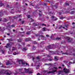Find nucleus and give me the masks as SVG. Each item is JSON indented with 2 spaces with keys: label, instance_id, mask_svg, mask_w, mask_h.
I'll return each instance as SVG.
<instances>
[{
  "label": "nucleus",
  "instance_id": "obj_1",
  "mask_svg": "<svg viewBox=\"0 0 75 75\" xmlns=\"http://www.w3.org/2000/svg\"><path fill=\"white\" fill-rule=\"evenodd\" d=\"M18 61L19 65H26L29 66V64L27 62H23V60H18Z\"/></svg>",
  "mask_w": 75,
  "mask_h": 75
},
{
  "label": "nucleus",
  "instance_id": "obj_2",
  "mask_svg": "<svg viewBox=\"0 0 75 75\" xmlns=\"http://www.w3.org/2000/svg\"><path fill=\"white\" fill-rule=\"evenodd\" d=\"M1 73L2 74H5L7 75H11V74H12V72L10 71L9 70H6V71H4V70H2L1 72Z\"/></svg>",
  "mask_w": 75,
  "mask_h": 75
},
{
  "label": "nucleus",
  "instance_id": "obj_3",
  "mask_svg": "<svg viewBox=\"0 0 75 75\" xmlns=\"http://www.w3.org/2000/svg\"><path fill=\"white\" fill-rule=\"evenodd\" d=\"M7 24H8V25L6 26V29H7L8 30V28H12L13 27H15V25H10V22L7 23Z\"/></svg>",
  "mask_w": 75,
  "mask_h": 75
},
{
  "label": "nucleus",
  "instance_id": "obj_4",
  "mask_svg": "<svg viewBox=\"0 0 75 75\" xmlns=\"http://www.w3.org/2000/svg\"><path fill=\"white\" fill-rule=\"evenodd\" d=\"M12 45H13V43L10 42L9 43H8L6 44V48H11L12 46Z\"/></svg>",
  "mask_w": 75,
  "mask_h": 75
},
{
  "label": "nucleus",
  "instance_id": "obj_5",
  "mask_svg": "<svg viewBox=\"0 0 75 75\" xmlns=\"http://www.w3.org/2000/svg\"><path fill=\"white\" fill-rule=\"evenodd\" d=\"M58 65V63H55L54 64H52L51 63H49V64H47L46 63L45 64V65H48V66H52V65Z\"/></svg>",
  "mask_w": 75,
  "mask_h": 75
},
{
  "label": "nucleus",
  "instance_id": "obj_6",
  "mask_svg": "<svg viewBox=\"0 0 75 75\" xmlns=\"http://www.w3.org/2000/svg\"><path fill=\"white\" fill-rule=\"evenodd\" d=\"M49 52L51 53V54H57V55H59V53H60V52L57 51L53 52L50 51Z\"/></svg>",
  "mask_w": 75,
  "mask_h": 75
},
{
  "label": "nucleus",
  "instance_id": "obj_7",
  "mask_svg": "<svg viewBox=\"0 0 75 75\" xmlns=\"http://www.w3.org/2000/svg\"><path fill=\"white\" fill-rule=\"evenodd\" d=\"M49 50L50 49H52V48H55V46L54 45H49L47 46Z\"/></svg>",
  "mask_w": 75,
  "mask_h": 75
},
{
  "label": "nucleus",
  "instance_id": "obj_8",
  "mask_svg": "<svg viewBox=\"0 0 75 75\" xmlns=\"http://www.w3.org/2000/svg\"><path fill=\"white\" fill-rule=\"evenodd\" d=\"M63 71L65 74H68V73L69 72V69H66V68L63 69Z\"/></svg>",
  "mask_w": 75,
  "mask_h": 75
},
{
  "label": "nucleus",
  "instance_id": "obj_9",
  "mask_svg": "<svg viewBox=\"0 0 75 75\" xmlns=\"http://www.w3.org/2000/svg\"><path fill=\"white\" fill-rule=\"evenodd\" d=\"M66 39L67 40V41L68 42H71L72 40V39H71L70 37H66Z\"/></svg>",
  "mask_w": 75,
  "mask_h": 75
},
{
  "label": "nucleus",
  "instance_id": "obj_10",
  "mask_svg": "<svg viewBox=\"0 0 75 75\" xmlns=\"http://www.w3.org/2000/svg\"><path fill=\"white\" fill-rule=\"evenodd\" d=\"M23 70V68L19 69H18V71H19L18 72H16V73L14 74V75H16V74H21V73H24V72H21V71H22Z\"/></svg>",
  "mask_w": 75,
  "mask_h": 75
},
{
  "label": "nucleus",
  "instance_id": "obj_11",
  "mask_svg": "<svg viewBox=\"0 0 75 75\" xmlns=\"http://www.w3.org/2000/svg\"><path fill=\"white\" fill-rule=\"evenodd\" d=\"M61 38V37H56V38H52V40H60Z\"/></svg>",
  "mask_w": 75,
  "mask_h": 75
},
{
  "label": "nucleus",
  "instance_id": "obj_12",
  "mask_svg": "<svg viewBox=\"0 0 75 75\" xmlns=\"http://www.w3.org/2000/svg\"><path fill=\"white\" fill-rule=\"evenodd\" d=\"M6 65H11L12 63L9 61V60L7 61V62L6 63Z\"/></svg>",
  "mask_w": 75,
  "mask_h": 75
},
{
  "label": "nucleus",
  "instance_id": "obj_13",
  "mask_svg": "<svg viewBox=\"0 0 75 75\" xmlns=\"http://www.w3.org/2000/svg\"><path fill=\"white\" fill-rule=\"evenodd\" d=\"M25 41L26 42L30 41H31V38H26L25 39Z\"/></svg>",
  "mask_w": 75,
  "mask_h": 75
},
{
  "label": "nucleus",
  "instance_id": "obj_14",
  "mask_svg": "<svg viewBox=\"0 0 75 75\" xmlns=\"http://www.w3.org/2000/svg\"><path fill=\"white\" fill-rule=\"evenodd\" d=\"M57 71L56 70H53L52 71H49L47 72L48 74H54L55 72H56Z\"/></svg>",
  "mask_w": 75,
  "mask_h": 75
},
{
  "label": "nucleus",
  "instance_id": "obj_15",
  "mask_svg": "<svg viewBox=\"0 0 75 75\" xmlns=\"http://www.w3.org/2000/svg\"><path fill=\"white\" fill-rule=\"evenodd\" d=\"M27 50L28 49L27 48V47H24L22 49V51H27Z\"/></svg>",
  "mask_w": 75,
  "mask_h": 75
},
{
  "label": "nucleus",
  "instance_id": "obj_16",
  "mask_svg": "<svg viewBox=\"0 0 75 75\" xmlns=\"http://www.w3.org/2000/svg\"><path fill=\"white\" fill-rule=\"evenodd\" d=\"M33 25H34V26L35 27V26H38V25H39V23H37V24H36V23H34L33 24Z\"/></svg>",
  "mask_w": 75,
  "mask_h": 75
},
{
  "label": "nucleus",
  "instance_id": "obj_17",
  "mask_svg": "<svg viewBox=\"0 0 75 75\" xmlns=\"http://www.w3.org/2000/svg\"><path fill=\"white\" fill-rule=\"evenodd\" d=\"M44 44V42H41L40 43V46L41 47H42V45H43Z\"/></svg>",
  "mask_w": 75,
  "mask_h": 75
},
{
  "label": "nucleus",
  "instance_id": "obj_18",
  "mask_svg": "<svg viewBox=\"0 0 75 75\" xmlns=\"http://www.w3.org/2000/svg\"><path fill=\"white\" fill-rule=\"evenodd\" d=\"M54 59H55L56 61H58V60L59 59L58 58L57 56H55L54 57Z\"/></svg>",
  "mask_w": 75,
  "mask_h": 75
},
{
  "label": "nucleus",
  "instance_id": "obj_19",
  "mask_svg": "<svg viewBox=\"0 0 75 75\" xmlns=\"http://www.w3.org/2000/svg\"><path fill=\"white\" fill-rule=\"evenodd\" d=\"M26 34H27V35H30V34H31V32H27L26 33Z\"/></svg>",
  "mask_w": 75,
  "mask_h": 75
},
{
  "label": "nucleus",
  "instance_id": "obj_20",
  "mask_svg": "<svg viewBox=\"0 0 75 75\" xmlns=\"http://www.w3.org/2000/svg\"><path fill=\"white\" fill-rule=\"evenodd\" d=\"M48 61H53V58H50L48 59Z\"/></svg>",
  "mask_w": 75,
  "mask_h": 75
},
{
  "label": "nucleus",
  "instance_id": "obj_21",
  "mask_svg": "<svg viewBox=\"0 0 75 75\" xmlns=\"http://www.w3.org/2000/svg\"><path fill=\"white\" fill-rule=\"evenodd\" d=\"M75 61H74V62H73V63L72 62H69V65H71V64H75Z\"/></svg>",
  "mask_w": 75,
  "mask_h": 75
},
{
  "label": "nucleus",
  "instance_id": "obj_22",
  "mask_svg": "<svg viewBox=\"0 0 75 75\" xmlns=\"http://www.w3.org/2000/svg\"><path fill=\"white\" fill-rule=\"evenodd\" d=\"M62 55H68V53L67 52L65 53L63 52L62 53Z\"/></svg>",
  "mask_w": 75,
  "mask_h": 75
},
{
  "label": "nucleus",
  "instance_id": "obj_23",
  "mask_svg": "<svg viewBox=\"0 0 75 75\" xmlns=\"http://www.w3.org/2000/svg\"><path fill=\"white\" fill-rule=\"evenodd\" d=\"M21 45L20 44H18V48L19 49H20V47H21Z\"/></svg>",
  "mask_w": 75,
  "mask_h": 75
},
{
  "label": "nucleus",
  "instance_id": "obj_24",
  "mask_svg": "<svg viewBox=\"0 0 75 75\" xmlns=\"http://www.w3.org/2000/svg\"><path fill=\"white\" fill-rule=\"evenodd\" d=\"M33 48H32L33 50H35V49H36V47L35 46H33Z\"/></svg>",
  "mask_w": 75,
  "mask_h": 75
},
{
  "label": "nucleus",
  "instance_id": "obj_25",
  "mask_svg": "<svg viewBox=\"0 0 75 75\" xmlns=\"http://www.w3.org/2000/svg\"><path fill=\"white\" fill-rule=\"evenodd\" d=\"M24 69L25 71L26 72H28V71H29L28 69H26L25 68H24Z\"/></svg>",
  "mask_w": 75,
  "mask_h": 75
},
{
  "label": "nucleus",
  "instance_id": "obj_26",
  "mask_svg": "<svg viewBox=\"0 0 75 75\" xmlns=\"http://www.w3.org/2000/svg\"><path fill=\"white\" fill-rule=\"evenodd\" d=\"M62 72V71H58V74H59V75L60 74H61V72Z\"/></svg>",
  "mask_w": 75,
  "mask_h": 75
},
{
  "label": "nucleus",
  "instance_id": "obj_27",
  "mask_svg": "<svg viewBox=\"0 0 75 75\" xmlns=\"http://www.w3.org/2000/svg\"><path fill=\"white\" fill-rule=\"evenodd\" d=\"M7 7H9V8H13V7H10V5H9L8 4H7Z\"/></svg>",
  "mask_w": 75,
  "mask_h": 75
},
{
  "label": "nucleus",
  "instance_id": "obj_28",
  "mask_svg": "<svg viewBox=\"0 0 75 75\" xmlns=\"http://www.w3.org/2000/svg\"><path fill=\"white\" fill-rule=\"evenodd\" d=\"M12 11H14V10H13V8L12 9H11V13H12V14H13L14 12H12Z\"/></svg>",
  "mask_w": 75,
  "mask_h": 75
},
{
  "label": "nucleus",
  "instance_id": "obj_29",
  "mask_svg": "<svg viewBox=\"0 0 75 75\" xmlns=\"http://www.w3.org/2000/svg\"><path fill=\"white\" fill-rule=\"evenodd\" d=\"M1 51L2 52V54H4V52H5V51L2 50H1Z\"/></svg>",
  "mask_w": 75,
  "mask_h": 75
},
{
  "label": "nucleus",
  "instance_id": "obj_30",
  "mask_svg": "<svg viewBox=\"0 0 75 75\" xmlns=\"http://www.w3.org/2000/svg\"><path fill=\"white\" fill-rule=\"evenodd\" d=\"M0 6H4V5L3 4H0Z\"/></svg>",
  "mask_w": 75,
  "mask_h": 75
},
{
  "label": "nucleus",
  "instance_id": "obj_31",
  "mask_svg": "<svg viewBox=\"0 0 75 75\" xmlns=\"http://www.w3.org/2000/svg\"><path fill=\"white\" fill-rule=\"evenodd\" d=\"M70 14H74V11H71L70 12Z\"/></svg>",
  "mask_w": 75,
  "mask_h": 75
},
{
  "label": "nucleus",
  "instance_id": "obj_32",
  "mask_svg": "<svg viewBox=\"0 0 75 75\" xmlns=\"http://www.w3.org/2000/svg\"><path fill=\"white\" fill-rule=\"evenodd\" d=\"M45 2H48V3H50V0H45Z\"/></svg>",
  "mask_w": 75,
  "mask_h": 75
},
{
  "label": "nucleus",
  "instance_id": "obj_33",
  "mask_svg": "<svg viewBox=\"0 0 75 75\" xmlns=\"http://www.w3.org/2000/svg\"><path fill=\"white\" fill-rule=\"evenodd\" d=\"M39 16L40 17H42V16H43V15H42V14L39 13Z\"/></svg>",
  "mask_w": 75,
  "mask_h": 75
},
{
  "label": "nucleus",
  "instance_id": "obj_34",
  "mask_svg": "<svg viewBox=\"0 0 75 75\" xmlns=\"http://www.w3.org/2000/svg\"><path fill=\"white\" fill-rule=\"evenodd\" d=\"M64 26L65 27H66V28H68V25L67 24H65L64 25Z\"/></svg>",
  "mask_w": 75,
  "mask_h": 75
},
{
  "label": "nucleus",
  "instance_id": "obj_35",
  "mask_svg": "<svg viewBox=\"0 0 75 75\" xmlns=\"http://www.w3.org/2000/svg\"><path fill=\"white\" fill-rule=\"evenodd\" d=\"M33 44H37V42L34 41H33Z\"/></svg>",
  "mask_w": 75,
  "mask_h": 75
},
{
  "label": "nucleus",
  "instance_id": "obj_36",
  "mask_svg": "<svg viewBox=\"0 0 75 75\" xmlns=\"http://www.w3.org/2000/svg\"><path fill=\"white\" fill-rule=\"evenodd\" d=\"M0 13H1L2 15H3V11H0Z\"/></svg>",
  "mask_w": 75,
  "mask_h": 75
},
{
  "label": "nucleus",
  "instance_id": "obj_37",
  "mask_svg": "<svg viewBox=\"0 0 75 75\" xmlns=\"http://www.w3.org/2000/svg\"><path fill=\"white\" fill-rule=\"evenodd\" d=\"M62 25H60V26L59 27V29H61L62 28Z\"/></svg>",
  "mask_w": 75,
  "mask_h": 75
},
{
  "label": "nucleus",
  "instance_id": "obj_38",
  "mask_svg": "<svg viewBox=\"0 0 75 75\" xmlns=\"http://www.w3.org/2000/svg\"><path fill=\"white\" fill-rule=\"evenodd\" d=\"M13 55H16L17 54V53L16 52H14V53H13Z\"/></svg>",
  "mask_w": 75,
  "mask_h": 75
},
{
  "label": "nucleus",
  "instance_id": "obj_39",
  "mask_svg": "<svg viewBox=\"0 0 75 75\" xmlns=\"http://www.w3.org/2000/svg\"><path fill=\"white\" fill-rule=\"evenodd\" d=\"M18 42H21V39H19L18 40Z\"/></svg>",
  "mask_w": 75,
  "mask_h": 75
},
{
  "label": "nucleus",
  "instance_id": "obj_40",
  "mask_svg": "<svg viewBox=\"0 0 75 75\" xmlns=\"http://www.w3.org/2000/svg\"><path fill=\"white\" fill-rule=\"evenodd\" d=\"M39 67H40L39 66H37V67H36V69H39Z\"/></svg>",
  "mask_w": 75,
  "mask_h": 75
},
{
  "label": "nucleus",
  "instance_id": "obj_41",
  "mask_svg": "<svg viewBox=\"0 0 75 75\" xmlns=\"http://www.w3.org/2000/svg\"><path fill=\"white\" fill-rule=\"evenodd\" d=\"M16 49V48L15 47H12V51H14L15 49Z\"/></svg>",
  "mask_w": 75,
  "mask_h": 75
},
{
  "label": "nucleus",
  "instance_id": "obj_42",
  "mask_svg": "<svg viewBox=\"0 0 75 75\" xmlns=\"http://www.w3.org/2000/svg\"><path fill=\"white\" fill-rule=\"evenodd\" d=\"M64 18V17H61L60 18V19H61V20H63Z\"/></svg>",
  "mask_w": 75,
  "mask_h": 75
},
{
  "label": "nucleus",
  "instance_id": "obj_43",
  "mask_svg": "<svg viewBox=\"0 0 75 75\" xmlns=\"http://www.w3.org/2000/svg\"><path fill=\"white\" fill-rule=\"evenodd\" d=\"M52 69H57V67H54V68H53Z\"/></svg>",
  "mask_w": 75,
  "mask_h": 75
},
{
  "label": "nucleus",
  "instance_id": "obj_44",
  "mask_svg": "<svg viewBox=\"0 0 75 75\" xmlns=\"http://www.w3.org/2000/svg\"><path fill=\"white\" fill-rule=\"evenodd\" d=\"M65 4L66 6H69V4L68 3H65Z\"/></svg>",
  "mask_w": 75,
  "mask_h": 75
},
{
  "label": "nucleus",
  "instance_id": "obj_45",
  "mask_svg": "<svg viewBox=\"0 0 75 75\" xmlns=\"http://www.w3.org/2000/svg\"><path fill=\"white\" fill-rule=\"evenodd\" d=\"M43 31H45V28L44 27L42 29Z\"/></svg>",
  "mask_w": 75,
  "mask_h": 75
},
{
  "label": "nucleus",
  "instance_id": "obj_46",
  "mask_svg": "<svg viewBox=\"0 0 75 75\" xmlns=\"http://www.w3.org/2000/svg\"><path fill=\"white\" fill-rule=\"evenodd\" d=\"M53 6L54 7H55L56 8H57V5H54Z\"/></svg>",
  "mask_w": 75,
  "mask_h": 75
},
{
  "label": "nucleus",
  "instance_id": "obj_47",
  "mask_svg": "<svg viewBox=\"0 0 75 75\" xmlns=\"http://www.w3.org/2000/svg\"><path fill=\"white\" fill-rule=\"evenodd\" d=\"M36 59H38V60H39L40 57H37L36 58Z\"/></svg>",
  "mask_w": 75,
  "mask_h": 75
},
{
  "label": "nucleus",
  "instance_id": "obj_48",
  "mask_svg": "<svg viewBox=\"0 0 75 75\" xmlns=\"http://www.w3.org/2000/svg\"><path fill=\"white\" fill-rule=\"evenodd\" d=\"M28 73L29 74H32V73H33V72L32 71H30L28 72Z\"/></svg>",
  "mask_w": 75,
  "mask_h": 75
},
{
  "label": "nucleus",
  "instance_id": "obj_49",
  "mask_svg": "<svg viewBox=\"0 0 75 75\" xmlns=\"http://www.w3.org/2000/svg\"><path fill=\"white\" fill-rule=\"evenodd\" d=\"M75 10V8H73V9H70V10Z\"/></svg>",
  "mask_w": 75,
  "mask_h": 75
},
{
  "label": "nucleus",
  "instance_id": "obj_50",
  "mask_svg": "<svg viewBox=\"0 0 75 75\" xmlns=\"http://www.w3.org/2000/svg\"><path fill=\"white\" fill-rule=\"evenodd\" d=\"M38 5H37L36 6H35V8H38Z\"/></svg>",
  "mask_w": 75,
  "mask_h": 75
},
{
  "label": "nucleus",
  "instance_id": "obj_51",
  "mask_svg": "<svg viewBox=\"0 0 75 75\" xmlns=\"http://www.w3.org/2000/svg\"><path fill=\"white\" fill-rule=\"evenodd\" d=\"M58 20V18H56L53 21H56V20Z\"/></svg>",
  "mask_w": 75,
  "mask_h": 75
},
{
  "label": "nucleus",
  "instance_id": "obj_52",
  "mask_svg": "<svg viewBox=\"0 0 75 75\" xmlns=\"http://www.w3.org/2000/svg\"><path fill=\"white\" fill-rule=\"evenodd\" d=\"M46 36L47 37H50V35H46Z\"/></svg>",
  "mask_w": 75,
  "mask_h": 75
},
{
  "label": "nucleus",
  "instance_id": "obj_53",
  "mask_svg": "<svg viewBox=\"0 0 75 75\" xmlns=\"http://www.w3.org/2000/svg\"><path fill=\"white\" fill-rule=\"evenodd\" d=\"M35 35L36 37H38V36L39 35L38 34H36Z\"/></svg>",
  "mask_w": 75,
  "mask_h": 75
},
{
  "label": "nucleus",
  "instance_id": "obj_54",
  "mask_svg": "<svg viewBox=\"0 0 75 75\" xmlns=\"http://www.w3.org/2000/svg\"><path fill=\"white\" fill-rule=\"evenodd\" d=\"M21 23H22V24H23L24 23V21H22L21 22Z\"/></svg>",
  "mask_w": 75,
  "mask_h": 75
},
{
  "label": "nucleus",
  "instance_id": "obj_55",
  "mask_svg": "<svg viewBox=\"0 0 75 75\" xmlns=\"http://www.w3.org/2000/svg\"><path fill=\"white\" fill-rule=\"evenodd\" d=\"M3 30H6V29H5V28L4 27L3 28Z\"/></svg>",
  "mask_w": 75,
  "mask_h": 75
},
{
  "label": "nucleus",
  "instance_id": "obj_56",
  "mask_svg": "<svg viewBox=\"0 0 75 75\" xmlns=\"http://www.w3.org/2000/svg\"><path fill=\"white\" fill-rule=\"evenodd\" d=\"M28 18H30V16L28 15Z\"/></svg>",
  "mask_w": 75,
  "mask_h": 75
},
{
  "label": "nucleus",
  "instance_id": "obj_57",
  "mask_svg": "<svg viewBox=\"0 0 75 75\" xmlns=\"http://www.w3.org/2000/svg\"><path fill=\"white\" fill-rule=\"evenodd\" d=\"M54 16H52V17H51L52 18H54Z\"/></svg>",
  "mask_w": 75,
  "mask_h": 75
},
{
  "label": "nucleus",
  "instance_id": "obj_58",
  "mask_svg": "<svg viewBox=\"0 0 75 75\" xmlns=\"http://www.w3.org/2000/svg\"><path fill=\"white\" fill-rule=\"evenodd\" d=\"M4 21H7V19H6V18H4Z\"/></svg>",
  "mask_w": 75,
  "mask_h": 75
},
{
  "label": "nucleus",
  "instance_id": "obj_59",
  "mask_svg": "<svg viewBox=\"0 0 75 75\" xmlns=\"http://www.w3.org/2000/svg\"><path fill=\"white\" fill-rule=\"evenodd\" d=\"M25 33V32H24V31H23V32H22L21 33V34H22V33Z\"/></svg>",
  "mask_w": 75,
  "mask_h": 75
},
{
  "label": "nucleus",
  "instance_id": "obj_60",
  "mask_svg": "<svg viewBox=\"0 0 75 75\" xmlns=\"http://www.w3.org/2000/svg\"><path fill=\"white\" fill-rule=\"evenodd\" d=\"M47 57H51V56L50 55H47Z\"/></svg>",
  "mask_w": 75,
  "mask_h": 75
},
{
  "label": "nucleus",
  "instance_id": "obj_61",
  "mask_svg": "<svg viewBox=\"0 0 75 75\" xmlns=\"http://www.w3.org/2000/svg\"><path fill=\"white\" fill-rule=\"evenodd\" d=\"M72 50H73V52H75V49H73Z\"/></svg>",
  "mask_w": 75,
  "mask_h": 75
},
{
  "label": "nucleus",
  "instance_id": "obj_62",
  "mask_svg": "<svg viewBox=\"0 0 75 75\" xmlns=\"http://www.w3.org/2000/svg\"><path fill=\"white\" fill-rule=\"evenodd\" d=\"M13 32H14L15 31H16V30H15V29H13Z\"/></svg>",
  "mask_w": 75,
  "mask_h": 75
},
{
  "label": "nucleus",
  "instance_id": "obj_63",
  "mask_svg": "<svg viewBox=\"0 0 75 75\" xmlns=\"http://www.w3.org/2000/svg\"><path fill=\"white\" fill-rule=\"evenodd\" d=\"M44 5L45 6H46V5H47V4L46 3H44Z\"/></svg>",
  "mask_w": 75,
  "mask_h": 75
},
{
  "label": "nucleus",
  "instance_id": "obj_64",
  "mask_svg": "<svg viewBox=\"0 0 75 75\" xmlns=\"http://www.w3.org/2000/svg\"><path fill=\"white\" fill-rule=\"evenodd\" d=\"M73 56H75V53H73Z\"/></svg>",
  "mask_w": 75,
  "mask_h": 75
}]
</instances>
